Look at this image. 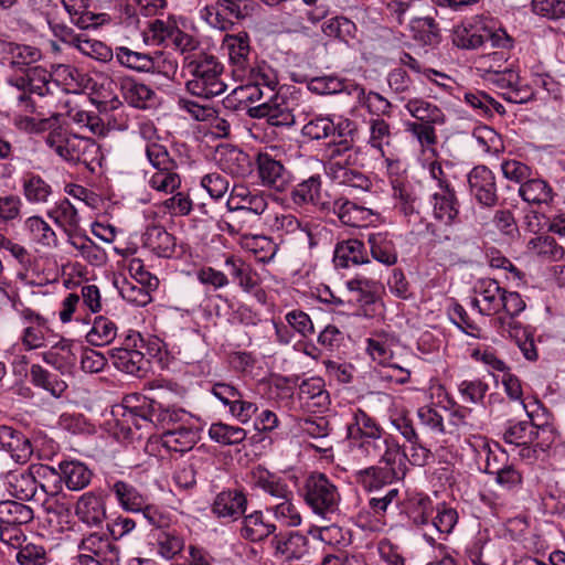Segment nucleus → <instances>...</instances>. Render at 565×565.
<instances>
[{
  "label": "nucleus",
  "instance_id": "61",
  "mask_svg": "<svg viewBox=\"0 0 565 565\" xmlns=\"http://www.w3.org/2000/svg\"><path fill=\"white\" fill-rule=\"evenodd\" d=\"M322 32L326 36L349 42L355 36L356 25L345 17H334L322 24Z\"/></svg>",
  "mask_w": 565,
  "mask_h": 565
},
{
  "label": "nucleus",
  "instance_id": "8",
  "mask_svg": "<svg viewBox=\"0 0 565 565\" xmlns=\"http://www.w3.org/2000/svg\"><path fill=\"white\" fill-rule=\"evenodd\" d=\"M57 471L47 465L34 463L25 470L10 471L6 476V483L9 493L20 500H30L35 493L38 486L45 491L43 479L55 477Z\"/></svg>",
  "mask_w": 565,
  "mask_h": 565
},
{
  "label": "nucleus",
  "instance_id": "31",
  "mask_svg": "<svg viewBox=\"0 0 565 565\" xmlns=\"http://www.w3.org/2000/svg\"><path fill=\"white\" fill-rule=\"evenodd\" d=\"M333 263L338 268L369 263L364 244L359 239H348L339 243L335 246Z\"/></svg>",
  "mask_w": 565,
  "mask_h": 565
},
{
  "label": "nucleus",
  "instance_id": "26",
  "mask_svg": "<svg viewBox=\"0 0 565 565\" xmlns=\"http://www.w3.org/2000/svg\"><path fill=\"white\" fill-rule=\"evenodd\" d=\"M503 291L498 281L486 279L480 281L479 297L471 300V305L478 308L482 315H492L501 309Z\"/></svg>",
  "mask_w": 565,
  "mask_h": 565
},
{
  "label": "nucleus",
  "instance_id": "28",
  "mask_svg": "<svg viewBox=\"0 0 565 565\" xmlns=\"http://www.w3.org/2000/svg\"><path fill=\"white\" fill-rule=\"evenodd\" d=\"M199 438V428L194 417L193 422H189V425L179 426L173 428L172 431L163 433L162 435L164 446L177 452L192 449Z\"/></svg>",
  "mask_w": 565,
  "mask_h": 565
},
{
  "label": "nucleus",
  "instance_id": "9",
  "mask_svg": "<svg viewBox=\"0 0 565 565\" xmlns=\"http://www.w3.org/2000/svg\"><path fill=\"white\" fill-rule=\"evenodd\" d=\"M139 415L163 433L193 422V416L183 408L164 406L154 399L146 401L139 408Z\"/></svg>",
  "mask_w": 565,
  "mask_h": 565
},
{
  "label": "nucleus",
  "instance_id": "24",
  "mask_svg": "<svg viewBox=\"0 0 565 565\" xmlns=\"http://www.w3.org/2000/svg\"><path fill=\"white\" fill-rule=\"evenodd\" d=\"M231 210H241L262 215L268 207L267 198L257 191H250L244 185H234L227 201Z\"/></svg>",
  "mask_w": 565,
  "mask_h": 565
},
{
  "label": "nucleus",
  "instance_id": "38",
  "mask_svg": "<svg viewBox=\"0 0 565 565\" xmlns=\"http://www.w3.org/2000/svg\"><path fill=\"white\" fill-rule=\"evenodd\" d=\"M329 175L339 184L349 186L356 191L370 192L373 186L372 181L365 173L350 167V164L340 167L339 162H334Z\"/></svg>",
  "mask_w": 565,
  "mask_h": 565
},
{
  "label": "nucleus",
  "instance_id": "4",
  "mask_svg": "<svg viewBox=\"0 0 565 565\" xmlns=\"http://www.w3.org/2000/svg\"><path fill=\"white\" fill-rule=\"evenodd\" d=\"M146 154L152 166V171L146 172L149 186L161 193H174L181 185V178L177 171L178 164L166 147L156 142L148 143Z\"/></svg>",
  "mask_w": 565,
  "mask_h": 565
},
{
  "label": "nucleus",
  "instance_id": "29",
  "mask_svg": "<svg viewBox=\"0 0 565 565\" xmlns=\"http://www.w3.org/2000/svg\"><path fill=\"white\" fill-rule=\"evenodd\" d=\"M333 212L338 215L341 223L349 226H362L374 212L364 205L350 201L347 198H339L333 202Z\"/></svg>",
  "mask_w": 565,
  "mask_h": 565
},
{
  "label": "nucleus",
  "instance_id": "56",
  "mask_svg": "<svg viewBox=\"0 0 565 565\" xmlns=\"http://www.w3.org/2000/svg\"><path fill=\"white\" fill-rule=\"evenodd\" d=\"M8 63L11 67L23 70L41 58V51L34 46L9 44Z\"/></svg>",
  "mask_w": 565,
  "mask_h": 565
},
{
  "label": "nucleus",
  "instance_id": "37",
  "mask_svg": "<svg viewBox=\"0 0 565 565\" xmlns=\"http://www.w3.org/2000/svg\"><path fill=\"white\" fill-rule=\"evenodd\" d=\"M23 228L28 233L30 239L45 248L57 247L58 239L54 230L50 224L39 215H32L25 218Z\"/></svg>",
  "mask_w": 565,
  "mask_h": 565
},
{
  "label": "nucleus",
  "instance_id": "36",
  "mask_svg": "<svg viewBox=\"0 0 565 565\" xmlns=\"http://www.w3.org/2000/svg\"><path fill=\"white\" fill-rule=\"evenodd\" d=\"M109 490L125 511L138 513L145 507L146 497L134 484L125 480H116L109 486Z\"/></svg>",
  "mask_w": 565,
  "mask_h": 565
},
{
  "label": "nucleus",
  "instance_id": "48",
  "mask_svg": "<svg viewBox=\"0 0 565 565\" xmlns=\"http://www.w3.org/2000/svg\"><path fill=\"white\" fill-rule=\"evenodd\" d=\"M150 53L135 51L127 46H117L114 56L119 65L138 73H149L153 66Z\"/></svg>",
  "mask_w": 565,
  "mask_h": 565
},
{
  "label": "nucleus",
  "instance_id": "50",
  "mask_svg": "<svg viewBox=\"0 0 565 565\" xmlns=\"http://www.w3.org/2000/svg\"><path fill=\"white\" fill-rule=\"evenodd\" d=\"M434 214L437 220L450 225L458 215L457 196L455 190L446 186L440 193L435 194Z\"/></svg>",
  "mask_w": 565,
  "mask_h": 565
},
{
  "label": "nucleus",
  "instance_id": "25",
  "mask_svg": "<svg viewBox=\"0 0 565 565\" xmlns=\"http://www.w3.org/2000/svg\"><path fill=\"white\" fill-rule=\"evenodd\" d=\"M58 470L60 472L56 476L71 491L85 489L93 478V471L85 463L77 460L60 462Z\"/></svg>",
  "mask_w": 565,
  "mask_h": 565
},
{
  "label": "nucleus",
  "instance_id": "22",
  "mask_svg": "<svg viewBox=\"0 0 565 565\" xmlns=\"http://www.w3.org/2000/svg\"><path fill=\"white\" fill-rule=\"evenodd\" d=\"M491 450L483 437L473 436L461 445V460H466V465L472 471L493 473L490 459Z\"/></svg>",
  "mask_w": 565,
  "mask_h": 565
},
{
  "label": "nucleus",
  "instance_id": "14",
  "mask_svg": "<svg viewBox=\"0 0 565 565\" xmlns=\"http://www.w3.org/2000/svg\"><path fill=\"white\" fill-rule=\"evenodd\" d=\"M75 515L88 526H102L107 518L106 495L103 490L83 493L75 503Z\"/></svg>",
  "mask_w": 565,
  "mask_h": 565
},
{
  "label": "nucleus",
  "instance_id": "2",
  "mask_svg": "<svg viewBox=\"0 0 565 565\" xmlns=\"http://www.w3.org/2000/svg\"><path fill=\"white\" fill-rule=\"evenodd\" d=\"M46 146L68 162L92 166L98 159L99 147L90 138L53 130L45 138Z\"/></svg>",
  "mask_w": 565,
  "mask_h": 565
},
{
  "label": "nucleus",
  "instance_id": "12",
  "mask_svg": "<svg viewBox=\"0 0 565 565\" xmlns=\"http://www.w3.org/2000/svg\"><path fill=\"white\" fill-rule=\"evenodd\" d=\"M211 393L242 424H246L258 409L255 403L243 399V394L231 383L216 382L212 385Z\"/></svg>",
  "mask_w": 565,
  "mask_h": 565
},
{
  "label": "nucleus",
  "instance_id": "16",
  "mask_svg": "<svg viewBox=\"0 0 565 565\" xmlns=\"http://www.w3.org/2000/svg\"><path fill=\"white\" fill-rule=\"evenodd\" d=\"M256 163L258 178L264 186L279 192L287 188L290 179L289 172L279 160L268 153H259Z\"/></svg>",
  "mask_w": 565,
  "mask_h": 565
},
{
  "label": "nucleus",
  "instance_id": "51",
  "mask_svg": "<svg viewBox=\"0 0 565 565\" xmlns=\"http://www.w3.org/2000/svg\"><path fill=\"white\" fill-rule=\"evenodd\" d=\"M526 250L533 256L548 260H557L564 256L563 247L558 246L556 241L548 235L531 238L527 242Z\"/></svg>",
  "mask_w": 565,
  "mask_h": 565
},
{
  "label": "nucleus",
  "instance_id": "21",
  "mask_svg": "<svg viewBox=\"0 0 565 565\" xmlns=\"http://www.w3.org/2000/svg\"><path fill=\"white\" fill-rule=\"evenodd\" d=\"M21 189L24 200L31 205H47L54 195L52 184L32 171L23 173Z\"/></svg>",
  "mask_w": 565,
  "mask_h": 565
},
{
  "label": "nucleus",
  "instance_id": "52",
  "mask_svg": "<svg viewBox=\"0 0 565 565\" xmlns=\"http://www.w3.org/2000/svg\"><path fill=\"white\" fill-rule=\"evenodd\" d=\"M117 335V326L110 319L98 316L94 319L93 327L86 335V340L94 347L109 344Z\"/></svg>",
  "mask_w": 565,
  "mask_h": 565
},
{
  "label": "nucleus",
  "instance_id": "20",
  "mask_svg": "<svg viewBox=\"0 0 565 565\" xmlns=\"http://www.w3.org/2000/svg\"><path fill=\"white\" fill-rule=\"evenodd\" d=\"M276 530V524L267 520L262 510H255L243 515L239 536L252 543H260L269 536H274Z\"/></svg>",
  "mask_w": 565,
  "mask_h": 565
},
{
  "label": "nucleus",
  "instance_id": "3",
  "mask_svg": "<svg viewBox=\"0 0 565 565\" xmlns=\"http://www.w3.org/2000/svg\"><path fill=\"white\" fill-rule=\"evenodd\" d=\"M302 495L312 512L323 519H328L339 510L341 494L338 487L324 473H310L303 482Z\"/></svg>",
  "mask_w": 565,
  "mask_h": 565
},
{
  "label": "nucleus",
  "instance_id": "27",
  "mask_svg": "<svg viewBox=\"0 0 565 565\" xmlns=\"http://www.w3.org/2000/svg\"><path fill=\"white\" fill-rule=\"evenodd\" d=\"M220 167L226 173L245 178L253 171L252 158L236 147H226L220 153Z\"/></svg>",
  "mask_w": 565,
  "mask_h": 565
},
{
  "label": "nucleus",
  "instance_id": "15",
  "mask_svg": "<svg viewBox=\"0 0 565 565\" xmlns=\"http://www.w3.org/2000/svg\"><path fill=\"white\" fill-rule=\"evenodd\" d=\"M222 47L227 52L234 76L244 75L254 66L249 63L250 41L246 32L226 34Z\"/></svg>",
  "mask_w": 565,
  "mask_h": 565
},
{
  "label": "nucleus",
  "instance_id": "11",
  "mask_svg": "<svg viewBox=\"0 0 565 565\" xmlns=\"http://www.w3.org/2000/svg\"><path fill=\"white\" fill-rule=\"evenodd\" d=\"M468 190L473 200L481 206L491 209L498 200L495 179L486 166L475 167L467 175Z\"/></svg>",
  "mask_w": 565,
  "mask_h": 565
},
{
  "label": "nucleus",
  "instance_id": "57",
  "mask_svg": "<svg viewBox=\"0 0 565 565\" xmlns=\"http://www.w3.org/2000/svg\"><path fill=\"white\" fill-rule=\"evenodd\" d=\"M209 436L212 440L222 445H238L246 439L247 433L238 426L214 423L209 429Z\"/></svg>",
  "mask_w": 565,
  "mask_h": 565
},
{
  "label": "nucleus",
  "instance_id": "41",
  "mask_svg": "<svg viewBox=\"0 0 565 565\" xmlns=\"http://www.w3.org/2000/svg\"><path fill=\"white\" fill-rule=\"evenodd\" d=\"M366 351L373 361L384 366L394 360V348L397 347V339L387 333H376L366 340Z\"/></svg>",
  "mask_w": 565,
  "mask_h": 565
},
{
  "label": "nucleus",
  "instance_id": "7",
  "mask_svg": "<svg viewBox=\"0 0 565 565\" xmlns=\"http://www.w3.org/2000/svg\"><path fill=\"white\" fill-rule=\"evenodd\" d=\"M354 446L356 454L365 459L377 460L380 463L390 466L406 462V454L398 441L384 430L359 440Z\"/></svg>",
  "mask_w": 565,
  "mask_h": 565
},
{
  "label": "nucleus",
  "instance_id": "23",
  "mask_svg": "<svg viewBox=\"0 0 565 565\" xmlns=\"http://www.w3.org/2000/svg\"><path fill=\"white\" fill-rule=\"evenodd\" d=\"M461 331L465 333L467 340L461 337V345L467 344L466 352L476 361L481 360L484 364L492 366L497 371H504L507 365L503 361L499 360L492 352L488 350L481 351L480 347H473L469 339H478L481 337L480 328L472 321L467 319V315L461 310Z\"/></svg>",
  "mask_w": 565,
  "mask_h": 565
},
{
  "label": "nucleus",
  "instance_id": "35",
  "mask_svg": "<svg viewBox=\"0 0 565 565\" xmlns=\"http://www.w3.org/2000/svg\"><path fill=\"white\" fill-rule=\"evenodd\" d=\"M109 355L115 367L127 374L140 376L146 370L147 360L138 350L114 348L109 350Z\"/></svg>",
  "mask_w": 565,
  "mask_h": 565
},
{
  "label": "nucleus",
  "instance_id": "64",
  "mask_svg": "<svg viewBox=\"0 0 565 565\" xmlns=\"http://www.w3.org/2000/svg\"><path fill=\"white\" fill-rule=\"evenodd\" d=\"M353 89L361 104L366 107L371 114L376 115V117L390 115L392 104L381 94L375 92L365 93V89L359 85H355Z\"/></svg>",
  "mask_w": 565,
  "mask_h": 565
},
{
  "label": "nucleus",
  "instance_id": "32",
  "mask_svg": "<svg viewBox=\"0 0 565 565\" xmlns=\"http://www.w3.org/2000/svg\"><path fill=\"white\" fill-rule=\"evenodd\" d=\"M250 478L256 488L262 489L264 492L277 500L292 497V492L279 477L270 473L267 469L260 466L252 470Z\"/></svg>",
  "mask_w": 565,
  "mask_h": 565
},
{
  "label": "nucleus",
  "instance_id": "45",
  "mask_svg": "<svg viewBox=\"0 0 565 565\" xmlns=\"http://www.w3.org/2000/svg\"><path fill=\"white\" fill-rule=\"evenodd\" d=\"M47 216L63 228L67 235L73 234L79 227L81 217L77 209L67 199L62 200L50 209Z\"/></svg>",
  "mask_w": 565,
  "mask_h": 565
},
{
  "label": "nucleus",
  "instance_id": "6",
  "mask_svg": "<svg viewBox=\"0 0 565 565\" xmlns=\"http://www.w3.org/2000/svg\"><path fill=\"white\" fill-rule=\"evenodd\" d=\"M78 553L71 558V565H117V546L105 535L97 532L84 535Z\"/></svg>",
  "mask_w": 565,
  "mask_h": 565
},
{
  "label": "nucleus",
  "instance_id": "33",
  "mask_svg": "<svg viewBox=\"0 0 565 565\" xmlns=\"http://www.w3.org/2000/svg\"><path fill=\"white\" fill-rule=\"evenodd\" d=\"M545 433H548L547 428L539 427L527 419L510 424L503 433V439L514 446L532 445L541 434Z\"/></svg>",
  "mask_w": 565,
  "mask_h": 565
},
{
  "label": "nucleus",
  "instance_id": "49",
  "mask_svg": "<svg viewBox=\"0 0 565 565\" xmlns=\"http://www.w3.org/2000/svg\"><path fill=\"white\" fill-rule=\"evenodd\" d=\"M371 254L377 262L392 266L397 262L395 245L387 233H373L369 235Z\"/></svg>",
  "mask_w": 565,
  "mask_h": 565
},
{
  "label": "nucleus",
  "instance_id": "46",
  "mask_svg": "<svg viewBox=\"0 0 565 565\" xmlns=\"http://www.w3.org/2000/svg\"><path fill=\"white\" fill-rule=\"evenodd\" d=\"M224 266L233 281L236 282L244 291L249 292L257 286L255 274L249 265H247L242 258L234 255H226Z\"/></svg>",
  "mask_w": 565,
  "mask_h": 565
},
{
  "label": "nucleus",
  "instance_id": "58",
  "mask_svg": "<svg viewBox=\"0 0 565 565\" xmlns=\"http://www.w3.org/2000/svg\"><path fill=\"white\" fill-rule=\"evenodd\" d=\"M321 191V179L319 175H311L297 184L291 191V200L296 205L316 203Z\"/></svg>",
  "mask_w": 565,
  "mask_h": 565
},
{
  "label": "nucleus",
  "instance_id": "34",
  "mask_svg": "<svg viewBox=\"0 0 565 565\" xmlns=\"http://www.w3.org/2000/svg\"><path fill=\"white\" fill-rule=\"evenodd\" d=\"M120 90L124 99L135 108L145 109L156 97V93L146 84L132 77H124L120 81Z\"/></svg>",
  "mask_w": 565,
  "mask_h": 565
},
{
  "label": "nucleus",
  "instance_id": "44",
  "mask_svg": "<svg viewBox=\"0 0 565 565\" xmlns=\"http://www.w3.org/2000/svg\"><path fill=\"white\" fill-rule=\"evenodd\" d=\"M71 22L82 30L98 26L102 15L88 10L87 0H62Z\"/></svg>",
  "mask_w": 565,
  "mask_h": 565
},
{
  "label": "nucleus",
  "instance_id": "47",
  "mask_svg": "<svg viewBox=\"0 0 565 565\" xmlns=\"http://www.w3.org/2000/svg\"><path fill=\"white\" fill-rule=\"evenodd\" d=\"M241 245L245 250L252 253L259 263H269L278 250L273 239L264 235H244Z\"/></svg>",
  "mask_w": 565,
  "mask_h": 565
},
{
  "label": "nucleus",
  "instance_id": "17",
  "mask_svg": "<svg viewBox=\"0 0 565 565\" xmlns=\"http://www.w3.org/2000/svg\"><path fill=\"white\" fill-rule=\"evenodd\" d=\"M247 504V497L242 490L228 489L215 497L212 512L218 519L236 521L245 514Z\"/></svg>",
  "mask_w": 565,
  "mask_h": 565
},
{
  "label": "nucleus",
  "instance_id": "53",
  "mask_svg": "<svg viewBox=\"0 0 565 565\" xmlns=\"http://www.w3.org/2000/svg\"><path fill=\"white\" fill-rule=\"evenodd\" d=\"M30 375L31 382L35 386L50 392L55 397H60L67 388V384L63 380L51 374L39 364H33L31 366Z\"/></svg>",
  "mask_w": 565,
  "mask_h": 565
},
{
  "label": "nucleus",
  "instance_id": "55",
  "mask_svg": "<svg viewBox=\"0 0 565 565\" xmlns=\"http://www.w3.org/2000/svg\"><path fill=\"white\" fill-rule=\"evenodd\" d=\"M408 113L424 124H441L444 122L443 111L434 104L423 99H411L406 104Z\"/></svg>",
  "mask_w": 565,
  "mask_h": 565
},
{
  "label": "nucleus",
  "instance_id": "54",
  "mask_svg": "<svg viewBox=\"0 0 565 565\" xmlns=\"http://www.w3.org/2000/svg\"><path fill=\"white\" fill-rule=\"evenodd\" d=\"M73 344L62 340L43 353V361L57 370H63L74 364L76 356L73 352Z\"/></svg>",
  "mask_w": 565,
  "mask_h": 565
},
{
  "label": "nucleus",
  "instance_id": "13",
  "mask_svg": "<svg viewBox=\"0 0 565 565\" xmlns=\"http://www.w3.org/2000/svg\"><path fill=\"white\" fill-rule=\"evenodd\" d=\"M291 102L284 95L274 92V97L248 109L253 118H267L271 126H291L295 122Z\"/></svg>",
  "mask_w": 565,
  "mask_h": 565
},
{
  "label": "nucleus",
  "instance_id": "40",
  "mask_svg": "<svg viewBox=\"0 0 565 565\" xmlns=\"http://www.w3.org/2000/svg\"><path fill=\"white\" fill-rule=\"evenodd\" d=\"M299 398L308 408L324 409L330 403L329 393L324 388V382L320 377H311L302 381L299 386Z\"/></svg>",
  "mask_w": 565,
  "mask_h": 565
},
{
  "label": "nucleus",
  "instance_id": "43",
  "mask_svg": "<svg viewBox=\"0 0 565 565\" xmlns=\"http://www.w3.org/2000/svg\"><path fill=\"white\" fill-rule=\"evenodd\" d=\"M33 519L34 511L30 505L13 500L0 501V524L22 526Z\"/></svg>",
  "mask_w": 565,
  "mask_h": 565
},
{
  "label": "nucleus",
  "instance_id": "5",
  "mask_svg": "<svg viewBox=\"0 0 565 565\" xmlns=\"http://www.w3.org/2000/svg\"><path fill=\"white\" fill-rule=\"evenodd\" d=\"M235 77L243 82L233 90L239 102H265L270 96L274 97L278 85L277 73L265 62L255 64L246 74Z\"/></svg>",
  "mask_w": 565,
  "mask_h": 565
},
{
  "label": "nucleus",
  "instance_id": "42",
  "mask_svg": "<svg viewBox=\"0 0 565 565\" xmlns=\"http://www.w3.org/2000/svg\"><path fill=\"white\" fill-rule=\"evenodd\" d=\"M143 243L160 257H170L175 249V238L164 227L153 225L143 234Z\"/></svg>",
  "mask_w": 565,
  "mask_h": 565
},
{
  "label": "nucleus",
  "instance_id": "10",
  "mask_svg": "<svg viewBox=\"0 0 565 565\" xmlns=\"http://www.w3.org/2000/svg\"><path fill=\"white\" fill-rule=\"evenodd\" d=\"M407 471L406 462H396L394 466H370L358 470L354 475L355 481L367 492H377L385 486L392 484L405 478Z\"/></svg>",
  "mask_w": 565,
  "mask_h": 565
},
{
  "label": "nucleus",
  "instance_id": "1",
  "mask_svg": "<svg viewBox=\"0 0 565 565\" xmlns=\"http://www.w3.org/2000/svg\"><path fill=\"white\" fill-rule=\"evenodd\" d=\"M182 63L190 75L185 88L192 96L212 99L225 93L224 66L215 55L201 53L199 58H183Z\"/></svg>",
  "mask_w": 565,
  "mask_h": 565
},
{
  "label": "nucleus",
  "instance_id": "60",
  "mask_svg": "<svg viewBox=\"0 0 565 565\" xmlns=\"http://www.w3.org/2000/svg\"><path fill=\"white\" fill-rule=\"evenodd\" d=\"M75 49L83 55L103 63H107L114 57V52L108 45L102 41L89 39L85 34H81Z\"/></svg>",
  "mask_w": 565,
  "mask_h": 565
},
{
  "label": "nucleus",
  "instance_id": "63",
  "mask_svg": "<svg viewBox=\"0 0 565 565\" xmlns=\"http://www.w3.org/2000/svg\"><path fill=\"white\" fill-rule=\"evenodd\" d=\"M347 286L350 291L358 294L356 300L359 302L369 305L375 301L380 284L374 277L366 278L359 275L349 280Z\"/></svg>",
  "mask_w": 565,
  "mask_h": 565
},
{
  "label": "nucleus",
  "instance_id": "19",
  "mask_svg": "<svg viewBox=\"0 0 565 565\" xmlns=\"http://www.w3.org/2000/svg\"><path fill=\"white\" fill-rule=\"evenodd\" d=\"M419 422L439 434H454L458 427V409L441 406V412L429 406L419 407L417 411Z\"/></svg>",
  "mask_w": 565,
  "mask_h": 565
},
{
  "label": "nucleus",
  "instance_id": "62",
  "mask_svg": "<svg viewBox=\"0 0 565 565\" xmlns=\"http://www.w3.org/2000/svg\"><path fill=\"white\" fill-rule=\"evenodd\" d=\"M393 189V198L396 200V206L404 215H409L415 211L416 195L412 184L401 178L391 181Z\"/></svg>",
  "mask_w": 565,
  "mask_h": 565
},
{
  "label": "nucleus",
  "instance_id": "39",
  "mask_svg": "<svg viewBox=\"0 0 565 565\" xmlns=\"http://www.w3.org/2000/svg\"><path fill=\"white\" fill-rule=\"evenodd\" d=\"M348 437L353 444L369 436L380 434L383 428L361 408L351 411V420L348 423Z\"/></svg>",
  "mask_w": 565,
  "mask_h": 565
},
{
  "label": "nucleus",
  "instance_id": "18",
  "mask_svg": "<svg viewBox=\"0 0 565 565\" xmlns=\"http://www.w3.org/2000/svg\"><path fill=\"white\" fill-rule=\"evenodd\" d=\"M308 543L307 536L296 531L275 534L270 540L274 555L288 562L302 558L308 552Z\"/></svg>",
  "mask_w": 565,
  "mask_h": 565
},
{
  "label": "nucleus",
  "instance_id": "30",
  "mask_svg": "<svg viewBox=\"0 0 565 565\" xmlns=\"http://www.w3.org/2000/svg\"><path fill=\"white\" fill-rule=\"evenodd\" d=\"M519 195L531 205L542 206L553 202L555 193L553 188L543 179L530 178L519 188Z\"/></svg>",
  "mask_w": 565,
  "mask_h": 565
},
{
  "label": "nucleus",
  "instance_id": "59",
  "mask_svg": "<svg viewBox=\"0 0 565 565\" xmlns=\"http://www.w3.org/2000/svg\"><path fill=\"white\" fill-rule=\"evenodd\" d=\"M266 510L284 526L295 527L301 523V515L292 503V497L281 499L278 503L268 507Z\"/></svg>",
  "mask_w": 565,
  "mask_h": 565
}]
</instances>
